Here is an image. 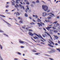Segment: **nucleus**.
Instances as JSON below:
<instances>
[{
    "label": "nucleus",
    "instance_id": "obj_1",
    "mask_svg": "<svg viewBox=\"0 0 60 60\" xmlns=\"http://www.w3.org/2000/svg\"><path fill=\"white\" fill-rule=\"evenodd\" d=\"M42 8L45 11H47V12H49L50 11V10H48V7L47 5H44L42 6Z\"/></svg>",
    "mask_w": 60,
    "mask_h": 60
},
{
    "label": "nucleus",
    "instance_id": "obj_2",
    "mask_svg": "<svg viewBox=\"0 0 60 60\" xmlns=\"http://www.w3.org/2000/svg\"><path fill=\"white\" fill-rule=\"evenodd\" d=\"M48 42H49V43L50 44H48V46H50V47H52V48L54 47V46H53L51 45L52 44V43L53 45H55V43H54V42L51 41L50 40H49L48 41Z\"/></svg>",
    "mask_w": 60,
    "mask_h": 60
},
{
    "label": "nucleus",
    "instance_id": "obj_3",
    "mask_svg": "<svg viewBox=\"0 0 60 60\" xmlns=\"http://www.w3.org/2000/svg\"><path fill=\"white\" fill-rule=\"evenodd\" d=\"M29 35H31L32 36H34V34H35L38 37H40L39 36V35H38L37 34L35 33H34L33 34L31 33L30 32H29Z\"/></svg>",
    "mask_w": 60,
    "mask_h": 60
},
{
    "label": "nucleus",
    "instance_id": "obj_4",
    "mask_svg": "<svg viewBox=\"0 0 60 60\" xmlns=\"http://www.w3.org/2000/svg\"><path fill=\"white\" fill-rule=\"evenodd\" d=\"M25 2H26V4L28 5L29 4V3L28 2L27 0H24Z\"/></svg>",
    "mask_w": 60,
    "mask_h": 60
},
{
    "label": "nucleus",
    "instance_id": "obj_5",
    "mask_svg": "<svg viewBox=\"0 0 60 60\" xmlns=\"http://www.w3.org/2000/svg\"><path fill=\"white\" fill-rule=\"evenodd\" d=\"M47 15V13L46 12H44L43 13V15H42L43 17H45Z\"/></svg>",
    "mask_w": 60,
    "mask_h": 60
},
{
    "label": "nucleus",
    "instance_id": "obj_6",
    "mask_svg": "<svg viewBox=\"0 0 60 60\" xmlns=\"http://www.w3.org/2000/svg\"><path fill=\"white\" fill-rule=\"evenodd\" d=\"M19 6L20 8H23V10H25V8H24V6H23L22 7V5H21V4H19Z\"/></svg>",
    "mask_w": 60,
    "mask_h": 60
},
{
    "label": "nucleus",
    "instance_id": "obj_7",
    "mask_svg": "<svg viewBox=\"0 0 60 60\" xmlns=\"http://www.w3.org/2000/svg\"><path fill=\"white\" fill-rule=\"evenodd\" d=\"M53 36L55 38V39H56V40H57V39H58V36L55 35H54Z\"/></svg>",
    "mask_w": 60,
    "mask_h": 60
},
{
    "label": "nucleus",
    "instance_id": "obj_8",
    "mask_svg": "<svg viewBox=\"0 0 60 60\" xmlns=\"http://www.w3.org/2000/svg\"><path fill=\"white\" fill-rule=\"evenodd\" d=\"M51 51H52V53H54V52H55V51H56V50H55L54 49H51Z\"/></svg>",
    "mask_w": 60,
    "mask_h": 60
},
{
    "label": "nucleus",
    "instance_id": "obj_9",
    "mask_svg": "<svg viewBox=\"0 0 60 60\" xmlns=\"http://www.w3.org/2000/svg\"><path fill=\"white\" fill-rule=\"evenodd\" d=\"M53 15V16H54V14H52V13H48L47 14V15Z\"/></svg>",
    "mask_w": 60,
    "mask_h": 60
},
{
    "label": "nucleus",
    "instance_id": "obj_10",
    "mask_svg": "<svg viewBox=\"0 0 60 60\" xmlns=\"http://www.w3.org/2000/svg\"><path fill=\"white\" fill-rule=\"evenodd\" d=\"M25 42L24 41H21L20 40L19 41V42L20 43H21V44H23Z\"/></svg>",
    "mask_w": 60,
    "mask_h": 60
},
{
    "label": "nucleus",
    "instance_id": "obj_11",
    "mask_svg": "<svg viewBox=\"0 0 60 60\" xmlns=\"http://www.w3.org/2000/svg\"><path fill=\"white\" fill-rule=\"evenodd\" d=\"M17 12H16V16H17V15H18V16H19V15H20V14L19 13V12H17Z\"/></svg>",
    "mask_w": 60,
    "mask_h": 60
},
{
    "label": "nucleus",
    "instance_id": "obj_12",
    "mask_svg": "<svg viewBox=\"0 0 60 60\" xmlns=\"http://www.w3.org/2000/svg\"><path fill=\"white\" fill-rule=\"evenodd\" d=\"M52 27L51 26V27H49V26H48L47 27V28H46V29H47V30H49V29L50 28H51Z\"/></svg>",
    "mask_w": 60,
    "mask_h": 60
},
{
    "label": "nucleus",
    "instance_id": "obj_13",
    "mask_svg": "<svg viewBox=\"0 0 60 60\" xmlns=\"http://www.w3.org/2000/svg\"><path fill=\"white\" fill-rule=\"evenodd\" d=\"M45 34H47V35H48V36H50V34H49V33H47V32H45Z\"/></svg>",
    "mask_w": 60,
    "mask_h": 60
},
{
    "label": "nucleus",
    "instance_id": "obj_14",
    "mask_svg": "<svg viewBox=\"0 0 60 60\" xmlns=\"http://www.w3.org/2000/svg\"><path fill=\"white\" fill-rule=\"evenodd\" d=\"M37 21L38 22H41V20L40 19H39V18H38Z\"/></svg>",
    "mask_w": 60,
    "mask_h": 60
},
{
    "label": "nucleus",
    "instance_id": "obj_15",
    "mask_svg": "<svg viewBox=\"0 0 60 60\" xmlns=\"http://www.w3.org/2000/svg\"><path fill=\"white\" fill-rule=\"evenodd\" d=\"M33 37L35 39H38V38L36 36H35V37Z\"/></svg>",
    "mask_w": 60,
    "mask_h": 60
},
{
    "label": "nucleus",
    "instance_id": "obj_16",
    "mask_svg": "<svg viewBox=\"0 0 60 60\" xmlns=\"http://www.w3.org/2000/svg\"><path fill=\"white\" fill-rule=\"evenodd\" d=\"M17 1H16V4H19V3L18 2H18L19 1V2H20V0H16Z\"/></svg>",
    "mask_w": 60,
    "mask_h": 60
},
{
    "label": "nucleus",
    "instance_id": "obj_17",
    "mask_svg": "<svg viewBox=\"0 0 60 60\" xmlns=\"http://www.w3.org/2000/svg\"><path fill=\"white\" fill-rule=\"evenodd\" d=\"M58 31L57 30H54V32L55 33H58Z\"/></svg>",
    "mask_w": 60,
    "mask_h": 60
},
{
    "label": "nucleus",
    "instance_id": "obj_18",
    "mask_svg": "<svg viewBox=\"0 0 60 60\" xmlns=\"http://www.w3.org/2000/svg\"><path fill=\"white\" fill-rule=\"evenodd\" d=\"M56 49H57V51H59V52H60V48Z\"/></svg>",
    "mask_w": 60,
    "mask_h": 60
},
{
    "label": "nucleus",
    "instance_id": "obj_19",
    "mask_svg": "<svg viewBox=\"0 0 60 60\" xmlns=\"http://www.w3.org/2000/svg\"><path fill=\"white\" fill-rule=\"evenodd\" d=\"M58 21H56L54 22V23H53V24H56L57 23Z\"/></svg>",
    "mask_w": 60,
    "mask_h": 60
},
{
    "label": "nucleus",
    "instance_id": "obj_20",
    "mask_svg": "<svg viewBox=\"0 0 60 60\" xmlns=\"http://www.w3.org/2000/svg\"><path fill=\"white\" fill-rule=\"evenodd\" d=\"M25 17H28V15H27V14L26 13L25 14Z\"/></svg>",
    "mask_w": 60,
    "mask_h": 60
},
{
    "label": "nucleus",
    "instance_id": "obj_21",
    "mask_svg": "<svg viewBox=\"0 0 60 60\" xmlns=\"http://www.w3.org/2000/svg\"><path fill=\"white\" fill-rule=\"evenodd\" d=\"M0 16H1V17H5V16H4V15H0Z\"/></svg>",
    "mask_w": 60,
    "mask_h": 60
},
{
    "label": "nucleus",
    "instance_id": "obj_22",
    "mask_svg": "<svg viewBox=\"0 0 60 60\" xmlns=\"http://www.w3.org/2000/svg\"><path fill=\"white\" fill-rule=\"evenodd\" d=\"M45 21H46V22H49L50 21L49 20H47L45 19Z\"/></svg>",
    "mask_w": 60,
    "mask_h": 60
},
{
    "label": "nucleus",
    "instance_id": "obj_23",
    "mask_svg": "<svg viewBox=\"0 0 60 60\" xmlns=\"http://www.w3.org/2000/svg\"><path fill=\"white\" fill-rule=\"evenodd\" d=\"M52 28L54 30H55V29H56V28L55 27H54V26H53L52 27Z\"/></svg>",
    "mask_w": 60,
    "mask_h": 60
},
{
    "label": "nucleus",
    "instance_id": "obj_24",
    "mask_svg": "<svg viewBox=\"0 0 60 60\" xmlns=\"http://www.w3.org/2000/svg\"><path fill=\"white\" fill-rule=\"evenodd\" d=\"M38 24L39 25H40V26H42V25H41V24L39 23H38Z\"/></svg>",
    "mask_w": 60,
    "mask_h": 60
},
{
    "label": "nucleus",
    "instance_id": "obj_25",
    "mask_svg": "<svg viewBox=\"0 0 60 60\" xmlns=\"http://www.w3.org/2000/svg\"><path fill=\"white\" fill-rule=\"evenodd\" d=\"M32 51L33 52H36V51L34 50H32Z\"/></svg>",
    "mask_w": 60,
    "mask_h": 60
},
{
    "label": "nucleus",
    "instance_id": "obj_26",
    "mask_svg": "<svg viewBox=\"0 0 60 60\" xmlns=\"http://www.w3.org/2000/svg\"><path fill=\"white\" fill-rule=\"evenodd\" d=\"M0 49H3V47H2V46L0 44Z\"/></svg>",
    "mask_w": 60,
    "mask_h": 60
},
{
    "label": "nucleus",
    "instance_id": "obj_27",
    "mask_svg": "<svg viewBox=\"0 0 60 60\" xmlns=\"http://www.w3.org/2000/svg\"><path fill=\"white\" fill-rule=\"evenodd\" d=\"M28 5H26V7L27 8V9L28 10H29V8L28 7Z\"/></svg>",
    "mask_w": 60,
    "mask_h": 60
},
{
    "label": "nucleus",
    "instance_id": "obj_28",
    "mask_svg": "<svg viewBox=\"0 0 60 60\" xmlns=\"http://www.w3.org/2000/svg\"><path fill=\"white\" fill-rule=\"evenodd\" d=\"M19 23H23V21H20L19 22Z\"/></svg>",
    "mask_w": 60,
    "mask_h": 60
},
{
    "label": "nucleus",
    "instance_id": "obj_29",
    "mask_svg": "<svg viewBox=\"0 0 60 60\" xmlns=\"http://www.w3.org/2000/svg\"><path fill=\"white\" fill-rule=\"evenodd\" d=\"M51 17H48L47 18L48 19H51Z\"/></svg>",
    "mask_w": 60,
    "mask_h": 60
},
{
    "label": "nucleus",
    "instance_id": "obj_30",
    "mask_svg": "<svg viewBox=\"0 0 60 60\" xmlns=\"http://www.w3.org/2000/svg\"><path fill=\"white\" fill-rule=\"evenodd\" d=\"M27 11H28V10H27V8H26V10H25V11L26 13H27Z\"/></svg>",
    "mask_w": 60,
    "mask_h": 60
},
{
    "label": "nucleus",
    "instance_id": "obj_31",
    "mask_svg": "<svg viewBox=\"0 0 60 60\" xmlns=\"http://www.w3.org/2000/svg\"><path fill=\"white\" fill-rule=\"evenodd\" d=\"M41 25H43L44 26L45 25H44V23H42V22H41Z\"/></svg>",
    "mask_w": 60,
    "mask_h": 60
},
{
    "label": "nucleus",
    "instance_id": "obj_32",
    "mask_svg": "<svg viewBox=\"0 0 60 60\" xmlns=\"http://www.w3.org/2000/svg\"><path fill=\"white\" fill-rule=\"evenodd\" d=\"M54 26L55 27H57V24H55L54 25Z\"/></svg>",
    "mask_w": 60,
    "mask_h": 60
},
{
    "label": "nucleus",
    "instance_id": "obj_33",
    "mask_svg": "<svg viewBox=\"0 0 60 60\" xmlns=\"http://www.w3.org/2000/svg\"><path fill=\"white\" fill-rule=\"evenodd\" d=\"M0 59L1 60H3V59H2V57L1 56H0Z\"/></svg>",
    "mask_w": 60,
    "mask_h": 60
},
{
    "label": "nucleus",
    "instance_id": "obj_34",
    "mask_svg": "<svg viewBox=\"0 0 60 60\" xmlns=\"http://www.w3.org/2000/svg\"><path fill=\"white\" fill-rule=\"evenodd\" d=\"M39 36L40 37V38H41V39H43V38H42V37H41V36L40 35H39Z\"/></svg>",
    "mask_w": 60,
    "mask_h": 60
},
{
    "label": "nucleus",
    "instance_id": "obj_35",
    "mask_svg": "<svg viewBox=\"0 0 60 60\" xmlns=\"http://www.w3.org/2000/svg\"><path fill=\"white\" fill-rule=\"evenodd\" d=\"M48 52L49 53H52V51H50Z\"/></svg>",
    "mask_w": 60,
    "mask_h": 60
},
{
    "label": "nucleus",
    "instance_id": "obj_36",
    "mask_svg": "<svg viewBox=\"0 0 60 60\" xmlns=\"http://www.w3.org/2000/svg\"><path fill=\"white\" fill-rule=\"evenodd\" d=\"M39 0H37L36 1L37 3H39Z\"/></svg>",
    "mask_w": 60,
    "mask_h": 60
},
{
    "label": "nucleus",
    "instance_id": "obj_37",
    "mask_svg": "<svg viewBox=\"0 0 60 60\" xmlns=\"http://www.w3.org/2000/svg\"><path fill=\"white\" fill-rule=\"evenodd\" d=\"M0 33H4V31L1 30H0Z\"/></svg>",
    "mask_w": 60,
    "mask_h": 60
},
{
    "label": "nucleus",
    "instance_id": "obj_38",
    "mask_svg": "<svg viewBox=\"0 0 60 60\" xmlns=\"http://www.w3.org/2000/svg\"><path fill=\"white\" fill-rule=\"evenodd\" d=\"M40 53H35V55H38V54H40Z\"/></svg>",
    "mask_w": 60,
    "mask_h": 60
},
{
    "label": "nucleus",
    "instance_id": "obj_39",
    "mask_svg": "<svg viewBox=\"0 0 60 60\" xmlns=\"http://www.w3.org/2000/svg\"><path fill=\"white\" fill-rule=\"evenodd\" d=\"M31 38L32 39V40H33V41H35V42H36L35 41V40H34V39H33V38L31 37Z\"/></svg>",
    "mask_w": 60,
    "mask_h": 60
},
{
    "label": "nucleus",
    "instance_id": "obj_40",
    "mask_svg": "<svg viewBox=\"0 0 60 60\" xmlns=\"http://www.w3.org/2000/svg\"><path fill=\"white\" fill-rule=\"evenodd\" d=\"M58 28L59 29V32H60V27H58Z\"/></svg>",
    "mask_w": 60,
    "mask_h": 60
},
{
    "label": "nucleus",
    "instance_id": "obj_41",
    "mask_svg": "<svg viewBox=\"0 0 60 60\" xmlns=\"http://www.w3.org/2000/svg\"><path fill=\"white\" fill-rule=\"evenodd\" d=\"M18 54L19 55H21V53H20L19 52H18Z\"/></svg>",
    "mask_w": 60,
    "mask_h": 60
},
{
    "label": "nucleus",
    "instance_id": "obj_42",
    "mask_svg": "<svg viewBox=\"0 0 60 60\" xmlns=\"http://www.w3.org/2000/svg\"><path fill=\"white\" fill-rule=\"evenodd\" d=\"M42 36H43V37H44V38L45 37V36L44 35V34H42Z\"/></svg>",
    "mask_w": 60,
    "mask_h": 60
},
{
    "label": "nucleus",
    "instance_id": "obj_43",
    "mask_svg": "<svg viewBox=\"0 0 60 60\" xmlns=\"http://www.w3.org/2000/svg\"><path fill=\"white\" fill-rule=\"evenodd\" d=\"M7 24H8V25H9V26H11V25L10 24H9V23H8L7 22Z\"/></svg>",
    "mask_w": 60,
    "mask_h": 60
},
{
    "label": "nucleus",
    "instance_id": "obj_44",
    "mask_svg": "<svg viewBox=\"0 0 60 60\" xmlns=\"http://www.w3.org/2000/svg\"><path fill=\"white\" fill-rule=\"evenodd\" d=\"M45 37H47V34H45Z\"/></svg>",
    "mask_w": 60,
    "mask_h": 60
},
{
    "label": "nucleus",
    "instance_id": "obj_45",
    "mask_svg": "<svg viewBox=\"0 0 60 60\" xmlns=\"http://www.w3.org/2000/svg\"><path fill=\"white\" fill-rule=\"evenodd\" d=\"M9 5H8L6 6V8H8V7H9Z\"/></svg>",
    "mask_w": 60,
    "mask_h": 60
},
{
    "label": "nucleus",
    "instance_id": "obj_46",
    "mask_svg": "<svg viewBox=\"0 0 60 60\" xmlns=\"http://www.w3.org/2000/svg\"><path fill=\"white\" fill-rule=\"evenodd\" d=\"M29 31H33V30L31 29H29Z\"/></svg>",
    "mask_w": 60,
    "mask_h": 60
},
{
    "label": "nucleus",
    "instance_id": "obj_47",
    "mask_svg": "<svg viewBox=\"0 0 60 60\" xmlns=\"http://www.w3.org/2000/svg\"><path fill=\"white\" fill-rule=\"evenodd\" d=\"M33 21L34 22H36V21H35V20H34V19H33Z\"/></svg>",
    "mask_w": 60,
    "mask_h": 60
},
{
    "label": "nucleus",
    "instance_id": "obj_48",
    "mask_svg": "<svg viewBox=\"0 0 60 60\" xmlns=\"http://www.w3.org/2000/svg\"><path fill=\"white\" fill-rule=\"evenodd\" d=\"M41 44H45L44 43H43V42H41Z\"/></svg>",
    "mask_w": 60,
    "mask_h": 60
},
{
    "label": "nucleus",
    "instance_id": "obj_49",
    "mask_svg": "<svg viewBox=\"0 0 60 60\" xmlns=\"http://www.w3.org/2000/svg\"><path fill=\"white\" fill-rule=\"evenodd\" d=\"M35 16L36 18H38V16H37V15H35Z\"/></svg>",
    "mask_w": 60,
    "mask_h": 60
},
{
    "label": "nucleus",
    "instance_id": "obj_50",
    "mask_svg": "<svg viewBox=\"0 0 60 60\" xmlns=\"http://www.w3.org/2000/svg\"><path fill=\"white\" fill-rule=\"evenodd\" d=\"M49 58L50 59V60H53V59H52V58Z\"/></svg>",
    "mask_w": 60,
    "mask_h": 60
},
{
    "label": "nucleus",
    "instance_id": "obj_51",
    "mask_svg": "<svg viewBox=\"0 0 60 60\" xmlns=\"http://www.w3.org/2000/svg\"><path fill=\"white\" fill-rule=\"evenodd\" d=\"M32 3H34V4H35V2L34 1H33L32 2Z\"/></svg>",
    "mask_w": 60,
    "mask_h": 60
},
{
    "label": "nucleus",
    "instance_id": "obj_52",
    "mask_svg": "<svg viewBox=\"0 0 60 60\" xmlns=\"http://www.w3.org/2000/svg\"><path fill=\"white\" fill-rule=\"evenodd\" d=\"M58 42L59 44H60V41H58Z\"/></svg>",
    "mask_w": 60,
    "mask_h": 60
},
{
    "label": "nucleus",
    "instance_id": "obj_53",
    "mask_svg": "<svg viewBox=\"0 0 60 60\" xmlns=\"http://www.w3.org/2000/svg\"><path fill=\"white\" fill-rule=\"evenodd\" d=\"M33 16L34 17H35V15H33Z\"/></svg>",
    "mask_w": 60,
    "mask_h": 60
},
{
    "label": "nucleus",
    "instance_id": "obj_54",
    "mask_svg": "<svg viewBox=\"0 0 60 60\" xmlns=\"http://www.w3.org/2000/svg\"><path fill=\"white\" fill-rule=\"evenodd\" d=\"M49 17H52V15H49Z\"/></svg>",
    "mask_w": 60,
    "mask_h": 60
},
{
    "label": "nucleus",
    "instance_id": "obj_55",
    "mask_svg": "<svg viewBox=\"0 0 60 60\" xmlns=\"http://www.w3.org/2000/svg\"><path fill=\"white\" fill-rule=\"evenodd\" d=\"M57 26H59V25H60L58 23H57Z\"/></svg>",
    "mask_w": 60,
    "mask_h": 60
},
{
    "label": "nucleus",
    "instance_id": "obj_56",
    "mask_svg": "<svg viewBox=\"0 0 60 60\" xmlns=\"http://www.w3.org/2000/svg\"><path fill=\"white\" fill-rule=\"evenodd\" d=\"M3 21H4V22H5V23H7V22H6V21L4 20Z\"/></svg>",
    "mask_w": 60,
    "mask_h": 60
},
{
    "label": "nucleus",
    "instance_id": "obj_57",
    "mask_svg": "<svg viewBox=\"0 0 60 60\" xmlns=\"http://www.w3.org/2000/svg\"><path fill=\"white\" fill-rule=\"evenodd\" d=\"M31 11L30 10L29 11V12H31Z\"/></svg>",
    "mask_w": 60,
    "mask_h": 60
},
{
    "label": "nucleus",
    "instance_id": "obj_58",
    "mask_svg": "<svg viewBox=\"0 0 60 60\" xmlns=\"http://www.w3.org/2000/svg\"><path fill=\"white\" fill-rule=\"evenodd\" d=\"M11 3H12V4H15V3H14L13 2H12V1H11Z\"/></svg>",
    "mask_w": 60,
    "mask_h": 60
},
{
    "label": "nucleus",
    "instance_id": "obj_59",
    "mask_svg": "<svg viewBox=\"0 0 60 60\" xmlns=\"http://www.w3.org/2000/svg\"><path fill=\"white\" fill-rule=\"evenodd\" d=\"M55 45H56V46H57V45H58V44L57 43H56L55 44Z\"/></svg>",
    "mask_w": 60,
    "mask_h": 60
},
{
    "label": "nucleus",
    "instance_id": "obj_60",
    "mask_svg": "<svg viewBox=\"0 0 60 60\" xmlns=\"http://www.w3.org/2000/svg\"><path fill=\"white\" fill-rule=\"evenodd\" d=\"M57 34H58V35H60V33H58Z\"/></svg>",
    "mask_w": 60,
    "mask_h": 60
},
{
    "label": "nucleus",
    "instance_id": "obj_61",
    "mask_svg": "<svg viewBox=\"0 0 60 60\" xmlns=\"http://www.w3.org/2000/svg\"><path fill=\"white\" fill-rule=\"evenodd\" d=\"M44 30L45 31H46V29H45V28H44Z\"/></svg>",
    "mask_w": 60,
    "mask_h": 60
},
{
    "label": "nucleus",
    "instance_id": "obj_62",
    "mask_svg": "<svg viewBox=\"0 0 60 60\" xmlns=\"http://www.w3.org/2000/svg\"><path fill=\"white\" fill-rule=\"evenodd\" d=\"M21 48H24V47L23 46H21Z\"/></svg>",
    "mask_w": 60,
    "mask_h": 60
},
{
    "label": "nucleus",
    "instance_id": "obj_63",
    "mask_svg": "<svg viewBox=\"0 0 60 60\" xmlns=\"http://www.w3.org/2000/svg\"><path fill=\"white\" fill-rule=\"evenodd\" d=\"M14 59L15 60H18V59H16V58H15Z\"/></svg>",
    "mask_w": 60,
    "mask_h": 60
},
{
    "label": "nucleus",
    "instance_id": "obj_64",
    "mask_svg": "<svg viewBox=\"0 0 60 60\" xmlns=\"http://www.w3.org/2000/svg\"><path fill=\"white\" fill-rule=\"evenodd\" d=\"M31 6L32 7H33V4H31Z\"/></svg>",
    "mask_w": 60,
    "mask_h": 60
}]
</instances>
